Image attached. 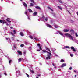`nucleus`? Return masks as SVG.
<instances>
[{
	"label": "nucleus",
	"mask_w": 78,
	"mask_h": 78,
	"mask_svg": "<svg viewBox=\"0 0 78 78\" xmlns=\"http://www.w3.org/2000/svg\"><path fill=\"white\" fill-rule=\"evenodd\" d=\"M22 60H23V58H20L18 59V61L19 62H21V61H22Z\"/></svg>",
	"instance_id": "4"
},
{
	"label": "nucleus",
	"mask_w": 78,
	"mask_h": 78,
	"mask_svg": "<svg viewBox=\"0 0 78 78\" xmlns=\"http://www.w3.org/2000/svg\"><path fill=\"white\" fill-rule=\"evenodd\" d=\"M4 75H5L6 76H7V74H6V73H4Z\"/></svg>",
	"instance_id": "46"
},
{
	"label": "nucleus",
	"mask_w": 78,
	"mask_h": 78,
	"mask_svg": "<svg viewBox=\"0 0 78 78\" xmlns=\"http://www.w3.org/2000/svg\"><path fill=\"white\" fill-rule=\"evenodd\" d=\"M58 8L59 9H60V10H62V9L61 7L60 6H58Z\"/></svg>",
	"instance_id": "19"
},
{
	"label": "nucleus",
	"mask_w": 78,
	"mask_h": 78,
	"mask_svg": "<svg viewBox=\"0 0 78 78\" xmlns=\"http://www.w3.org/2000/svg\"><path fill=\"white\" fill-rule=\"evenodd\" d=\"M2 24H3V25H4V24H5V22L2 21Z\"/></svg>",
	"instance_id": "39"
},
{
	"label": "nucleus",
	"mask_w": 78,
	"mask_h": 78,
	"mask_svg": "<svg viewBox=\"0 0 78 78\" xmlns=\"http://www.w3.org/2000/svg\"><path fill=\"white\" fill-rule=\"evenodd\" d=\"M76 76H77L76 75H75V78H76Z\"/></svg>",
	"instance_id": "54"
},
{
	"label": "nucleus",
	"mask_w": 78,
	"mask_h": 78,
	"mask_svg": "<svg viewBox=\"0 0 78 78\" xmlns=\"http://www.w3.org/2000/svg\"><path fill=\"white\" fill-rule=\"evenodd\" d=\"M25 44H26V45H27V42H25Z\"/></svg>",
	"instance_id": "56"
},
{
	"label": "nucleus",
	"mask_w": 78,
	"mask_h": 78,
	"mask_svg": "<svg viewBox=\"0 0 78 78\" xmlns=\"http://www.w3.org/2000/svg\"><path fill=\"white\" fill-rule=\"evenodd\" d=\"M47 53H48L50 55H51V52H48Z\"/></svg>",
	"instance_id": "36"
},
{
	"label": "nucleus",
	"mask_w": 78,
	"mask_h": 78,
	"mask_svg": "<svg viewBox=\"0 0 78 78\" xmlns=\"http://www.w3.org/2000/svg\"><path fill=\"white\" fill-rule=\"evenodd\" d=\"M37 46H38V47H41V45L40 44H38L37 45Z\"/></svg>",
	"instance_id": "32"
},
{
	"label": "nucleus",
	"mask_w": 78,
	"mask_h": 78,
	"mask_svg": "<svg viewBox=\"0 0 78 78\" xmlns=\"http://www.w3.org/2000/svg\"><path fill=\"white\" fill-rule=\"evenodd\" d=\"M75 36L76 37H78V35L77 34V33H76L75 34Z\"/></svg>",
	"instance_id": "25"
},
{
	"label": "nucleus",
	"mask_w": 78,
	"mask_h": 78,
	"mask_svg": "<svg viewBox=\"0 0 78 78\" xmlns=\"http://www.w3.org/2000/svg\"><path fill=\"white\" fill-rule=\"evenodd\" d=\"M53 16L54 17H56V15H55V14H54L53 15Z\"/></svg>",
	"instance_id": "42"
},
{
	"label": "nucleus",
	"mask_w": 78,
	"mask_h": 78,
	"mask_svg": "<svg viewBox=\"0 0 78 78\" xmlns=\"http://www.w3.org/2000/svg\"><path fill=\"white\" fill-rule=\"evenodd\" d=\"M11 61H12V60H9V64H10V63H11Z\"/></svg>",
	"instance_id": "33"
},
{
	"label": "nucleus",
	"mask_w": 78,
	"mask_h": 78,
	"mask_svg": "<svg viewBox=\"0 0 78 78\" xmlns=\"http://www.w3.org/2000/svg\"><path fill=\"white\" fill-rule=\"evenodd\" d=\"M71 50H73L74 52H75V51H76V50L75 49V48L73 47V46L71 47Z\"/></svg>",
	"instance_id": "2"
},
{
	"label": "nucleus",
	"mask_w": 78,
	"mask_h": 78,
	"mask_svg": "<svg viewBox=\"0 0 78 78\" xmlns=\"http://www.w3.org/2000/svg\"><path fill=\"white\" fill-rule=\"evenodd\" d=\"M59 34L61 36H62L63 35V34H62V33H60Z\"/></svg>",
	"instance_id": "37"
},
{
	"label": "nucleus",
	"mask_w": 78,
	"mask_h": 78,
	"mask_svg": "<svg viewBox=\"0 0 78 78\" xmlns=\"http://www.w3.org/2000/svg\"><path fill=\"white\" fill-rule=\"evenodd\" d=\"M28 11H29V12H33L32 10H31V9H28Z\"/></svg>",
	"instance_id": "16"
},
{
	"label": "nucleus",
	"mask_w": 78,
	"mask_h": 78,
	"mask_svg": "<svg viewBox=\"0 0 78 78\" xmlns=\"http://www.w3.org/2000/svg\"><path fill=\"white\" fill-rule=\"evenodd\" d=\"M23 5L25 7H27V5L24 2H23Z\"/></svg>",
	"instance_id": "6"
},
{
	"label": "nucleus",
	"mask_w": 78,
	"mask_h": 78,
	"mask_svg": "<svg viewBox=\"0 0 78 78\" xmlns=\"http://www.w3.org/2000/svg\"><path fill=\"white\" fill-rule=\"evenodd\" d=\"M33 15L34 16H36L37 15V12H35L33 13Z\"/></svg>",
	"instance_id": "14"
},
{
	"label": "nucleus",
	"mask_w": 78,
	"mask_h": 78,
	"mask_svg": "<svg viewBox=\"0 0 78 78\" xmlns=\"http://www.w3.org/2000/svg\"><path fill=\"white\" fill-rule=\"evenodd\" d=\"M45 48L46 50H48V51H49V52H51V51H50V50L49 48H48L46 47Z\"/></svg>",
	"instance_id": "10"
},
{
	"label": "nucleus",
	"mask_w": 78,
	"mask_h": 78,
	"mask_svg": "<svg viewBox=\"0 0 78 78\" xmlns=\"http://www.w3.org/2000/svg\"><path fill=\"white\" fill-rule=\"evenodd\" d=\"M65 36H67V37H69L71 38L70 39H71L72 40H73V37H72V35H70V34L69 33H66L65 34Z\"/></svg>",
	"instance_id": "1"
},
{
	"label": "nucleus",
	"mask_w": 78,
	"mask_h": 78,
	"mask_svg": "<svg viewBox=\"0 0 78 78\" xmlns=\"http://www.w3.org/2000/svg\"><path fill=\"white\" fill-rule=\"evenodd\" d=\"M26 75H27V76L28 78H29L30 77V76H29V75L27 73H26Z\"/></svg>",
	"instance_id": "31"
},
{
	"label": "nucleus",
	"mask_w": 78,
	"mask_h": 78,
	"mask_svg": "<svg viewBox=\"0 0 78 78\" xmlns=\"http://www.w3.org/2000/svg\"><path fill=\"white\" fill-rule=\"evenodd\" d=\"M65 48H69V49L70 48V47H69V46H66L65 47Z\"/></svg>",
	"instance_id": "26"
},
{
	"label": "nucleus",
	"mask_w": 78,
	"mask_h": 78,
	"mask_svg": "<svg viewBox=\"0 0 78 78\" xmlns=\"http://www.w3.org/2000/svg\"><path fill=\"white\" fill-rule=\"evenodd\" d=\"M60 62H64V60L63 59H61L60 61Z\"/></svg>",
	"instance_id": "24"
},
{
	"label": "nucleus",
	"mask_w": 78,
	"mask_h": 78,
	"mask_svg": "<svg viewBox=\"0 0 78 78\" xmlns=\"http://www.w3.org/2000/svg\"><path fill=\"white\" fill-rule=\"evenodd\" d=\"M37 76H41V74L38 75Z\"/></svg>",
	"instance_id": "50"
},
{
	"label": "nucleus",
	"mask_w": 78,
	"mask_h": 78,
	"mask_svg": "<svg viewBox=\"0 0 78 78\" xmlns=\"http://www.w3.org/2000/svg\"><path fill=\"white\" fill-rule=\"evenodd\" d=\"M47 25L48 27H49V28H51L52 27L51 25H50V24H47Z\"/></svg>",
	"instance_id": "18"
},
{
	"label": "nucleus",
	"mask_w": 78,
	"mask_h": 78,
	"mask_svg": "<svg viewBox=\"0 0 78 78\" xmlns=\"http://www.w3.org/2000/svg\"><path fill=\"white\" fill-rule=\"evenodd\" d=\"M29 37L30 38V39H33V37L32 36H29Z\"/></svg>",
	"instance_id": "29"
},
{
	"label": "nucleus",
	"mask_w": 78,
	"mask_h": 78,
	"mask_svg": "<svg viewBox=\"0 0 78 78\" xmlns=\"http://www.w3.org/2000/svg\"><path fill=\"white\" fill-rule=\"evenodd\" d=\"M28 12V11L27 10H26L24 13V14L26 15V16H27V13Z\"/></svg>",
	"instance_id": "20"
},
{
	"label": "nucleus",
	"mask_w": 78,
	"mask_h": 78,
	"mask_svg": "<svg viewBox=\"0 0 78 78\" xmlns=\"http://www.w3.org/2000/svg\"><path fill=\"white\" fill-rule=\"evenodd\" d=\"M11 34L12 35V36H13L14 34H13V33H12V32H11Z\"/></svg>",
	"instance_id": "40"
},
{
	"label": "nucleus",
	"mask_w": 78,
	"mask_h": 78,
	"mask_svg": "<svg viewBox=\"0 0 78 78\" xmlns=\"http://www.w3.org/2000/svg\"><path fill=\"white\" fill-rule=\"evenodd\" d=\"M40 48V50H42V48H41V47L40 46V47H39Z\"/></svg>",
	"instance_id": "38"
},
{
	"label": "nucleus",
	"mask_w": 78,
	"mask_h": 78,
	"mask_svg": "<svg viewBox=\"0 0 78 78\" xmlns=\"http://www.w3.org/2000/svg\"><path fill=\"white\" fill-rule=\"evenodd\" d=\"M20 35L21 36H22V37L23 36H24V34L23 32H20Z\"/></svg>",
	"instance_id": "9"
},
{
	"label": "nucleus",
	"mask_w": 78,
	"mask_h": 78,
	"mask_svg": "<svg viewBox=\"0 0 78 78\" xmlns=\"http://www.w3.org/2000/svg\"><path fill=\"white\" fill-rule=\"evenodd\" d=\"M41 19H42L43 20H44V19H45V16H44L43 15L42 17L41 18Z\"/></svg>",
	"instance_id": "22"
},
{
	"label": "nucleus",
	"mask_w": 78,
	"mask_h": 78,
	"mask_svg": "<svg viewBox=\"0 0 78 78\" xmlns=\"http://www.w3.org/2000/svg\"><path fill=\"white\" fill-rule=\"evenodd\" d=\"M77 14L78 16V12H77Z\"/></svg>",
	"instance_id": "62"
},
{
	"label": "nucleus",
	"mask_w": 78,
	"mask_h": 78,
	"mask_svg": "<svg viewBox=\"0 0 78 78\" xmlns=\"http://www.w3.org/2000/svg\"><path fill=\"white\" fill-rule=\"evenodd\" d=\"M52 64L53 66H55V65H54V64Z\"/></svg>",
	"instance_id": "60"
},
{
	"label": "nucleus",
	"mask_w": 78,
	"mask_h": 78,
	"mask_svg": "<svg viewBox=\"0 0 78 78\" xmlns=\"http://www.w3.org/2000/svg\"><path fill=\"white\" fill-rule=\"evenodd\" d=\"M74 72L76 73V70H74Z\"/></svg>",
	"instance_id": "51"
},
{
	"label": "nucleus",
	"mask_w": 78,
	"mask_h": 78,
	"mask_svg": "<svg viewBox=\"0 0 78 78\" xmlns=\"http://www.w3.org/2000/svg\"><path fill=\"white\" fill-rule=\"evenodd\" d=\"M31 72L32 73H34V71H33V70H31Z\"/></svg>",
	"instance_id": "41"
},
{
	"label": "nucleus",
	"mask_w": 78,
	"mask_h": 78,
	"mask_svg": "<svg viewBox=\"0 0 78 78\" xmlns=\"http://www.w3.org/2000/svg\"><path fill=\"white\" fill-rule=\"evenodd\" d=\"M54 27L55 28H57L58 27V26L55 25L54 26Z\"/></svg>",
	"instance_id": "21"
},
{
	"label": "nucleus",
	"mask_w": 78,
	"mask_h": 78,
	"mask_svg": "<svg viewBox=\"0 0 78 78\" xmlns=\"http://www.w3.org/2000/svg\"><path fill=\"white\" fill-rule=\"evenodd\" d=\"M63 31L64 32L66 33V32H69V30L64 29Z\"/></svg>",
	"instance_id": "8"
},
{
	"label": "nucleus",
	"mask_w": 78,
	"mask_h": 78,
	"mask_svg": "<svg viewBox=\"0 0 78 78\" xmlns=\"http://www.w3.org/2000/svg\"><path fill=\"white\" fill-rule=\"evenodd\" d=\"M6 40H8V38H6Z\"/></svg>",
	"instance_id": "59"
},
{
	"label": "nucleus",
	"mask_w": 78,
	"mask_h": 78,
	"mask_svg": "<svg viewBox=\"0 0 78 78\" xmlns=\"http://www.w3.org/2000/svg\"><path fill=\"white\" fill-rule=\"evenodd\" d=\"M46 59H47H47H51V58H50V56H49L47 57H46Z\"/></svg>",
	"instance_id": "11"
},
{
	"label": "nucleus",
	"mask_w": 78,
	"mask_h": 78,
	"mask_svg": "<svg viewBox=\"0 0 78 78\" xmlns=\"http://www.w3.org/2000/svg\"><path fill=\"white\" fill-rule=\"evenodd\" d=\"M2 20H0V23H2Z\"/></svg>",
	"instance_id": "47"
},
{
	"label": "nucleus",
	"mask_w": 78,
	"mask_h": 78,
	"mask_svg": "<svg viewBox=\"0 0 78 78\" xmlns=\"http://www.w3.org/2000/svg\"><path fill=\"white\" fill-rule=\"evenodd\" d=\"M30 6H33V4L30 3Z\"/></svg>",
	"instance_id": "27"
},
{
	"label": "nucleus",
	"mask_w": 78,
	"mask_h": 78,
	"mask_svg": "<svg viewBox=\"0 0 78 78\" xmlns=\"http://www.w3.org/2000/svg\"><path fill=\"white\" fill-rule=\"evenodd\" d=\"M34 39L35 40H36V41H37V39H36V38H34Z\"/></svg>",
	"instance_id": "53"
},
{
	"label": "nucleus",
	"mask_w": 78,
	"mask_h": 78,
	"mask_svg": "<svg viewBox=\"0 0 78 78\" xmlns=\"http://www.w3.org/2000/svg\"><path fill=\"white\" fill-rule=\"evenodd\" d=\"M37 51H40V50L38 49V50H37Z\"/></svg>",
	"instance_id": "49"
},
{
	"label": "nucleus",
	"mask_w": 78,
	"mask_h": 78,
	"mask_svg": "<svg viewBox=\"0 0 78 78\" xmlns=\"http://www.w3.org/2000/svg\"><path fill=\"white\" fill-rule=\"evenodd\" d=\"M36 78H39V77H37Z\"/></svg>",
	"instance_id": "64"
},
{
	"label": "nucleus",
	"mask_w": 78,
	"mask_h": 78,
	"mask_svg": "<svg viewBox=\"0 0 78 78\" xmlns=\"http://www.w3.org/2000/svg\"><path fill=\"white\" fill-rule=\"evenodd\" d=\"M45 21H47L48 20V18H46L45 19Z\"/></svg>",
	"instance_id": "35"
},
{
	"label": "nucleus",
	"mask_w": 78,
	"mask_h": 78,
	"mask_svg": "<svg viewBox=\"0 0 78 78\" xmlns=\"http://www.w3.org/2000/svg\"><path fill=\"white\" fill-rule=\"evenodd\" d=\"M59 2L60 3H63L62 2V1L61 0H59Z\"/></svg>",
	"instance_id": "28"
},
{
	"label": "nucleus",
	"mask_w": 78,
	"mask_h": 78,
	"mask_svg": "<svg viewBox=\"0 0 78 78\" xmlns=\"http://www.w3.org/2000/svg\"><path fill=\"white\" fill-rule=\"evenodd\" d=\"M30 1L32 3H34V0H30Z\"/></svg>",
	"instance_id": "30"
},
{
	"label": "nucleus",
	"mask_w": 78,
	"mask_h": 78,
	"mask_svg": "<svg viewBox=\"0 0 78 78\" xmlns=\"http://www.w3.org/2000/svg\"><path fill=\"white\" fill-rule=\"evenodd\" d=\"M70 32H71L72 33H75V31H74V30L73 29H71L70 30Z\"/></svg>",
	"instance_id": "12"
},
{
	"label": "nucleus",
	"mask_w": 78,
	"mask_h": 78,
	"mask_svg": "<svg viewBox=\"0 0 78 78\" xmlns=\"http://www.w3.org/2000/svg\"><path fill=\"white\" fill-rule=\"evenodd\" d=\"M13 33H14V34H16V30H13Z\"/></svg>",
	"instance_id": "34"
},
{
	"label": "nucleus",
	"mask_w": 78,
	"mask_h": 78,
	"mask_svg": "<svg viewBox=\"0 0 78 78\" xmlns=\"http://www.w3.org/2000/svg\"><path fill=\"white\" fill-rule=\"evenodd\" d=\"M2 77V75H1V74L0 73V78Z\"/></svg>",
	"instance_id": "52"
},
{
	"label": "nucleus",
	"mask_w": 78,
	"mask_h": 78,
	"mask_svg": "<svg viewBox=\"0 0 78 78\" xmlns=\"http://www.w3.org/2000/svg\"><path fill=\"white\" fill-rule=\"evenodd\" d=\"M9 20H10V19H9V18H8L6 20V21H7V22H8L11 23V21H10Z\"/></svg>",
	"instance_id": "7"
},
{
	"label": "nucleus",
	"mask_w": 78,
	"mask_h": 78,
	"mask_svg": "<svg viewBox=\"0 0 78 78\" xmlns=\"http://www.w3.org/2000/svg\"><path fill=\"white\" fill-rule=\"evenodd\" d=\"M18 54H19V55H22V52L20 51H18Z\"/></svg>",
	"instance_id": "5"
},
{
	"label": "nucleus",
	"mask_w": 78,
	"mask_h": 78,
	"mask_svg": "<svg viewBox=\"0 0 78 78\" xmlns=\"http://www.w3.org/2000/svg\"><path fill=\"white\" fill-rule=\"evenodd\" d=\"M42 51H43V52H44V53H47V52H48V51H47L46 50H42Z\"/></svg>",
	"instance_id": "17"
},
{
	"label": "nucleus",
	"mask_w": 78,
	"mask_h": 78,
	"mask_svg": "<svg viewBox=\"0 0 78 78\" xmlns=\"http://www.w3.org/2000/svg\"><path fill=\"white\" fill-rule=\"evenodd\" d=\"M8 25H9V24H8V23L6 24L7 26H8Z\"/></svg>",
	"instance_id": "58"
},
{
	"label": "nucleus",
	"mask_w": 78,
	"mask_h": 78,
	"mask_svg": "<svg viewBox=\"0 0 78 78\" xmlns=\"http://www.w3.org/2000/svg\"><path fill=\"white\" fill-rule=\"evenodd\" d=\"M70 56H71V57H73V54H70Z\"/></svg>",
	"instance_id": "43"
},
{
	"label": "nucleus",
	"mask_w": 78,
	"mask_h": 78,
	"mask_svg": "<svg viewBox=\"0 0 78 78\" xmlns=\"http://www.w3.org/2000/svg\"><path fill=\"white\" fill-rule=\"evenodd\" d=\"M56 68V67L55 66V67H54V68Z\"/></svg>",
	"instance_id": "63"
},
{
	"label": "nucleus",
	"mask_w": 78,
	"mask_h": 78,
	"mask_svg": "<svg viewBox=\"0 0 78 78\" xmlns=\"http://www.w3.org/2000/svg\"><path fill=\"white\" fill-rule=\"evenodd\" d=\"M25 54H26V51H24L23 52V54L24 55H25Z\"/></svg>",
	"instance_id": "45"
},
{
	"label": "nucleus",
	"mask_w": 78,
	"mask_h": 78,
	"mask_svg": "<svg viewBox=\"0 0 78 78\" xmlns=\"http://www.w3.org/2000/svg\"><path fill=\"white\" fill-rule=\"evenodd\" d=\"M28 19H29V20H30V17H28Z\"/></svg>",
	"instance_id": "48"
},
{
	"label": "nucleus",
	"mask_w": 78,
	"mask_h": 78,
	"mask_svg": "<svg viewBox=\"0 0 78 78\" xmlns=\"http://www.w3.org/2000/svg\"><path fill=\"white\" fill-rule=\"evenodd\" d=\"M17 41H18V42L20 41L19 40H17Z\"/></svg>",
	"instance_id": "61"
},
{
	"label": "nucleus",
	"mask_w": 78,
	"mask_h": 78,
	"mask_svg": "<svg viewBox=\"0 0 78 78\" xmlns=\"http://www.w3.org/2000/svg\"><path fill=\"white\" fill-rule=\"evenodd\" d=\"M35 8H36V9H40V10H41V8H40V7H39L38 6H36Z\"/></svg>",
	"instance_id": "13"
},
{
	"label": "nucleus",
	"mask_w": 78,
	"mask_h": 78,
	"mask_svg": "<svg viewBox=\"0 0 78 78\" xmlns=\"http://www.w3.org/2000/svg\"><path fill=\"white\" fill-rule=\"evenodd\" d=\"M48 8L49 9H50L51 10V11H53V9H51L50 7H48Z\"/></svg>",
	"instance_id": "15"
},
{
	"label": "nucleus",
	"mask_w": 78,
	"mask_h": 78,
	"mask_svg": "<svg viewBox=\"0 0 78 78\" xmlns=\"http://www.w3.org/2000/svg\"><path fill=\"white\" fill-rule=\"evenodd\" d=\"M65 66H66V63H63L61 66V67H64Z\"/></svg>",
	"instance_id": "3"
},
{
	"label": "nucleus",
	"mask_w": 78,
	"mask_h": 78,
	"mask_svg": "<svg viewBox=\"0 0 78 78\" xmlns=\"http://www.w3.org/2000/svg\"><path fill=\"white\" fill-rule=\"evenodd\" d=\"M10 28H11V29H12V28H13V27H10Z\"/></svg>",
	"instance_id": "55"
},
{
	"label": "nucleus",
	"mask_w": 78,
	"mask_h": 78,
	"mask_svg": "<svg viewBox=\"0 0 78 78\" xmlns=\"http://www.w3.org/2000/svg\"><path fill=\"white\" fill-rule=\"evenodd\" d=\"M72 67H70L69 68V70H72Z\"/></svg>",
	"instance_id": "44"
},
{
	"label": "nucleus",
	"mask_w": 78,
	"mask_h": 78,
	"mask_svg": "<svg viewBox=\"0 0 78 78\" xmlns=\"http://www.w3.org/2000/svg\"><path fill=\"white\" fill-rule=\"evenodd\" d=\"M24 46V44H22L20 45L21 47H23Z\"/></svg>",
	"instance_id": "23"
},
{
	"label": "nucleus",
	"mask_w": 78,
	"mask_h": 78,
	"mask_svg": "<svg viewBox=\"0 0 78 78\" xmlns=\"http://www.w3.org/2000/svg\"><path fill=\"white\" fill-rule=\"evenodd\" d=\"M7 22L6 21L4 22V23H6Z\"/></svg>",
	"instance_id": "57"
}]
</instances>
